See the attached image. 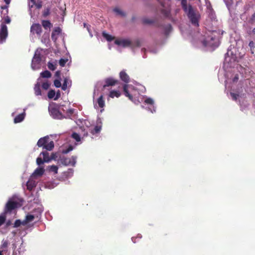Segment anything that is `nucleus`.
<instances>
[{"mask_svg":"<svg viewBox=\"0 0 255 255\" xmlns=\"http://www.w3.org/2000/svg\"><path fill=\"white\" fill-rule=\"evenodd\" d=\"M3 20H4V22L7 24L9 23L11 21L10 17L8 16L4 17L3 18Z\"/></svg>","mask_w":255,"mask_h":255,"instance_id":"nucleus-44","label":"nucleus"},{"mask_svg":"<svg viewBox=\"0 0 255 255\" xmlns=\"http://www.w3.org/2000/svg\"><path fill=\"white\" fill-rule=\"evenodd\" d=\"M7 243L6 242H4V243L3 244L2 246H3V247H7Z\"/></svg>","mask_w":255,"mask_h":255,"instance_id":"nucleus-56","label":"nucleus"},{"mask_svg":"<svg viewBox=\"0 0 255 255\" xmlns=\"http://www.w3.org/2000/svg\"><path fill=\"white\" fill-rule=\"evenodd\" d=\"M21 224H22V223L20 220H16L14 223L13 227H14V228L18 227L21 225Z\"/></svg>","mask_w":255,"mask_h":255,"instance_id":"nucleus-41","label":"nucleus"},{"mask_svg":"<svg viewBox=\"0 0 255 255\" xmlns=\"http://www.w3.org/2000/svg\"><path fill=\"white\" fill-rule=\"evenodd\" d=\"M160 3L161 5L163 6V8L162 9V13L166 16H168L170 10L169 8V1L170 0H158Z\"/></svg>","mask_w":255,"mask_h":255,"instance_id":"nucleus-9","label":"nucleus"},{"mask_svg":"<svg viewBox=\"0 0 255 255\" xmlns=\"http://www.w3.org/2000/svg\"><path fill=\"white\" fill-rule=\"evenodd\" d=\"M4 1L7 5L4 6L2 7L1 8L2 9H6V8H7L8 5L10 3L11 0H4Z\"/></svg>","mask_w":255,"mask_h":255,"instance_id":"nucleus-46","label":"nucleus"},{"mask_svg":"<svg viewBox=\"0 0 255 255\" xmlns=\"http://www.w3.org/2000/svg\"><path fill=\"white\" fill-rule=\"evenodd\" d=\"M72 150V147H70L69 148H68L66 151H65V153H68V152H69L70 150Z\"/></svg>","mask_w":255,"mask_h":255,"instance_id":"nucleus-53","label":"nucleus"},{"mask_svg":"<svg viewBox=\"0 0 255 255\" xmlns=\"http://www.w3.org/2000/svg\"><path fill=\"white\" fill-rule=\"evenodd\" d=\"M252 33L255 34V27L252 30Z\"/></svg>","mask_w":255,"mask_h":255,"instance_id":"nucleus-57","label":"nucleus"},{"mask_svg":"<svg viewBox=\"0 0 255 255\" xmlns=\"http://www.w3.org/2000/svg\"><path fill=\"white\" fill-rule=\"evenodd\" d=\"M57 65H48V68L51 70H54L56 68Z\"/></svg>","mask_w":255,"mask_h":255,"instance_id":"nucleus-47","label":"nucleus"},{"mask_svg":"<svg viewBox=\"0 0 255 255\" xmlns=\"http://www.w3.org/2000/svg\"><path fill=\"white\" fill-rule=\"evenodd\" d=\"M47 64H53V62H51V61H48Z\"/></svg>","mask_w":255,"mask_h":255,"instance_id":"nucleus-59","label":"nucleus"},{"mask_svg":"<svg viewBox=\"0 0 255 255\" xmlns=\"http://www.w3.org/2000/svg\"><path fill=\"white\" fill-rule=\"evenodd\" d=\"M41 7V5L38 4L37 7L40 8Z\"/></svg>","mask_w":255,"mask_h":255,"instance_id":"nucleus-62","label":"nucleus"},{"mask_svg":"<svg viewBox=\"0 0 255 255\" xmlns=\"http://www.w3.org/2000/svg\"><path fill=\"white\" fill-rule=\"evenodd\" d=\"M249 45L252 49L255 47V43L253 41H251L250 42Z\"/></svg>","mask_w":255,"mask_h":255,"instance_id":"nucleus-50","label":"nucleus"},{"mask_svg":"<svg viewBox=\"0 0 255 255\" xmlns=\"http://www.w3.org/2000/svg\"><path fill=\"white\" fill-rule=\"evenodd\" d=\"M48 40H49V39H48V35H45L42 37V39H41L42 42H43L44 43H47Z\"/></svg>","mask_w":255,"mask_h":255,"instance_id":"nucleus-43","label":"nucleus"},{"mask_svg":"<svg viewBox=\"0 0 255 255\" xmlns=\"http://www.w3.org/2000/svg\"><path fill=\"white\" fill-rule=\"evenodd\" d=\"M115 43L119 46L127 47L130 46L131 42L129 39L120 38L116 39Z\"/></svg>","mask_w":255,"mask_h":255,"instance_id":"nucleus-11","label":"nucleus"},{"mask_svg":"<svg viewBox=\"0 0 255 255\" xmlns=\"http://www.w3.org/2000/svg\"><path fill=\"white\" fill-rule=\"evenodd\" d=\"M40 75L42 78H48L51 77V73L48 70H45V71L41 72Z\"/></svg>","mask_w":255,"mask_h":255,"instance_id":"nucleus-28","label":"nucleus"},{"mask_svg":"<svg viewBox=\"0 0 255 255\" xmlns=\"http://www.w3.org/2000/svg\"><path fill=\"white\" fill-rule=\"evenodd\" d=\"M61 30L59 27H56L52 33L51 38L54 41L56 42L59 35L60 34Z\"/></svg>","mask_w":255,"mask_h":255,"instance_id":"nucleus-13","label":"nucleus"},{"mask_svg":"<svg viewBox=\"0 0 255 255\" xmlns=\"http://www.w3.org/2000/svg\"><path fill=\"white\" fill-rule=\"evenodd\" d=\"M60 96H61L60 92L59 90H58L55 94V97H54V100H57L60 97Z\"/></svg>","mask_w":255,"mask_h":255,"instance_id":"nucleus-45","label":"nucleus"},{"mask_svg":"<svg viewBox=\"0 0 255 255\" xmlns=\"http://www.w3.org/2000/svg\"><path fill=\"white\" fill-rule=\"evenodd\" d=\"M241 50L243 51L242 53L239 52V49L234 47L229 49L225 54L224 64H232L235 62H239L240 59L244 55V50L242 48Z\"/></svg>","mask_w":255,"mask_h":255,"instance_id":"nucleus-1","label":"nucleus"},{"mask_svg":"<svg viewBox=\"0 0 255 255\" xmlns=\"http://www.w3.org/2000/svg\"><path fill=\"white\" fill-rule=\"evenodd\" d=\"M49 169L50 172H53L56 174L57 173L58 168L56 165H53L49 166Z\"/></svg>","mask_w":255,"mask_h":255,"instance_id":"nucleus-33","label":"nucleus"},{"mask_svg":"<svg viewBox=\"0 0 255 255\" xmlns=\"http://www.w3.org/2000/svg\"><path fill=\"white\" fill-rule=\"evenodd\" d=\"M30 1H31V2L32 3V4L31 5V7H32V5L33 4H34V3H35V0H30Z\"/></svg>","mask_w":255,"mask_h":255,"instance_id":"nucleus-55","label":"nucleus"},{"mask_svg":"<svg viewBox=\"0 0 255 255\" xmlns=\"http://www.w3.org/2000/svg\"><path fill=\"white\" fill-rule=\"evenodd\" d=\"M55 94L56 93L54 90H50L48 93L47 96L49 99H51L54 98V97H55Z\"/></svg>","mask_w":255,"mask_h":255,"instance_id":"nucleus-32","label":"nucleus"},{"mask_svg":"<svg viewBox=\"0 0 255 255\" xmlns=\"http://www.w3.org/2000/svg\"><path fill=\"white\" fill-rule=\"evenodd\" d=\"M27 189L31 191L36 186V184L34 181L32 180H29L26 183Z\"/></svg>","mask_w":255,"mask_h":255,"instance_id":"nucleus-21","label":"nucleus"},{"mask_svg":"<svg viewBox=\"0 0 255 255\" xmlns=\"http://www.w3.org/2000/svg\"><path fill=\"white\" fill-rule=\"evenodd\" d=\"M167 28H168V29H170L171 28V25H168L167 26Z\"/></svg>","mask_w":255,"mask_h":255,"instance_id":"nucleus-58","label":"nucleus"},{"mask_svg":"<svg viewBox=\"0 0 255 255\" xmlns=\"http://www.w3.org/2000/svg\"><path fill=\"white\" fill-rule=\"evenodd\" d=\"M121 79L124 82L128 83L129 81V77L125 71H122L120 73Z\"/></svg>","mask_w":255,"mask_h":255,"instance_id":"nucleus-16","label":"nucleus"},{"mask_svg":"<svg viewBox=\"0 0 255 255\" xmlns=\"http://www.w3.org/2000/svg\"><path fill=\"white\" fill-rule=\"evenodd\" d=\"M49 139L48 136L40 138L37 142V145L40 147H42L43 149L47 150H52L54 147V143L52 140L48 142Z\"/></svg>","mask_w":255,"mask_h":255,"instance_id":"nucleus-3","label":"nucleus"},{"mask_svg":"<svg viewBox=\"0 0 255 255\" xmlns=\"http://www.w3.org/2000/svg\"><path fill=\"white\" fill-rule=\"evenodd\" d=\"M84 27H86V26H87V24H86V23H84Z\"/></svg>","mask_w":255,"mask_h":255,"instance_id":"nucleus-64","label":"nucleus"},{"mask_svg":"<svg viewBox=\"0 0 255 255\" xmlns=\"http://www.w3.org/2000/svg\"><path fill=\"white\" fill-rule=\"evenodd\" d=\"M11 224V222L10 221V220H8L5 223V227L6 228H7L8 227H9L10 225Z\"/></svg>","mask_w":255,"mask_h":255,"instance_id":"nucleus-49","label":"nucleus"},{"mask_svg":"<svg viewBox=\"0 0 255 255\" xmlns=\"http://www.w3.org/2000/svg\"><path fill=\"white\" fill-rule=\"evenodd\" d=\"M72 137L75 139L77 141H80V137L79 134L76 132L73 133L72 134Z\"/></svg>","mask_w":255,"mask_h":255,"instance_id":"nucleus-36","label":"nucleus"},{"mask_svg":"<svg viewBox=\"0 0 255 255\" xmlns=\"http://www.w3.org/2000/svg\"><path fill=\"white\" fill-rule=\"evenodd\" d=\"M6 221V214L4 213L0 215V227Z\"/></svg>","mask_w":255,"mask_h":255,"instance_id":"nucleus-29","label":"nucleus"},{"mask_svg":"<svg viewBox=\"0 0 255 255\" xmlns=\"http://www.w3.org/2000/svg\"><path fill=\"white\" fill-rule=\"evenodd\" d=\"M101 126H96L94 127L93 129H91L90 132L93 134L98 133L100 132L101 130Z\"/></svg>","mask_w":255,"mask_h":255,"instance_id":"nucleus-23","label":"nucleus"},{"mask_svg":"<svg viewBox=\"0 0 255 255\" xmlns=\"http://www.w3.org/2000/svg\"><path fill=\"white\" fill-rule=\"evenodd\" d=\"M49 13V10L48 9H47L46 10H45L43 13V15L44 16H46L47 15H48Z\"/></svg>","mask_w":255,"mask_h":255,"instance_id":"nucleus-51","label":"nucleus"},{"mask_svg":"<svg viewBox=\"0 0 255 255\" xmlns=\"http://www.w3.org/2000/svg\"><path fill=\"white\" fill-rule=\"evenodd\" d=\"M145 22H146V23H151V21H144Z\"/></svg>","mask_w":255,"mask_h":255,"instance_id":"nucleus-61","label":"nucleus"},{"mask_svg":"<svg viewBox=\"0 0 255 255\" xmlns=\"http://www.w3.org/2000/svg\"><path fill=\"white\" fill-rule=\"evenodd\" d=\"M44 172V169L42 167L36 168L32 174V176H41Z\"/></svg>","mask_w":255,"mask_h":255,"instance_id":"nucleus-17","label":"nucleus"},{"mask_svg":"<svg viewBox=\"0 0 255 255\" xmlns=\"http://www.w3.org/2000/svg\"><path fill=\"white\" fill-rule=\"evenodd\" d=\"M150 51H151V52H152V53H156V51H153V50H151Z\"/></svg>","mask_w":255,"mask_h":255,"instance_id":"nucleus-60","label":"nucleus"},{"mask_svg":"<svg viewBox=\"0 0 255 255\" xmlns=\"http://www.w3.org/2000/svg\"><path fill=\"white\" fill-rule=\"evenodd\" d=\"M41 7V5L38 4L37 7L40 8Z\"/></svg>","mask_w":255,"mask_h":255,"instance_id":"nucleus-63","label":"nucleus"},{"mask_svg":"<svg viewBox=\"0 0 255 255\" xmlns=\"http://www.w3.org/2000/svg\"><path fill=\"white\" fill-rule=\"evenodd\" d=\"M144 103L146 105H149L152 107L151 108L148 107V109L149 111H151V113H153L154 112H155V108H154L153 105H154V101L152 99L150 98H146L144 100Z\"/></svg>","mask_w":255,"mask_h":255,"instance_id":"nucleus-14","label":"nucleus"},{"mask_svg":"<svg viewBox=\"0 0 255 255\" xmlns=\"http://www.w3.org/2000/svg\"><path fill=\"white\" fill-rule=\"evenodd\" d=\"M230 95L232 98V99L234 101H236L239 96V94H235V93H232V92L230 93Z\"/></svg>","mask_w":255,"mask_h":255,"instance_id":"nucleus-42","label":"nucleus"},{"mask_svg":"<svg viewBox=\"0 0 255 255\" xmlns=\"http://www.w3.org/2000/svg\"><path fill=\"white\" fill-rule=\"evenodd\" d=\"M25 115V113H23L16 116L14 119V123H19L21 122L24 120Z\"/></svg>","mask_w":255,"mask_h":255,"instance_id":"nucleus-18","label":"nucleus"},{"mask_svg":"<svg viewBox=\"0 0 255 255\" xmlns=\"http://www.w3.org/2000/svg\"><path fill=\"white\" fill-rule=\"evenodd\" d=\"M121 95V93L119 91H112L110 93L109 96L112 98L116 97H119Z\"/></svg>","mask_w":255,"mask_h":255,"instance_id":"nucleus-27","label":"nucleus"},{"mask_svg":"<svg viewBox=\"0 0 255 255\" xmlns=\"http://www.w3.org/2000/svg\"><path fill=\"white\" fill-rule=\"evenodd\" d=\"M18 203L12 200H9L6 203L3 213L5 214L11 213L13 210L18 207Z\"/></svg>","mask_w":255,"mask_h":255,"instance_id":"nucleus-6","label":"nucleus"},{"mask_svg":"<svg viewBox=\"0 0 255 255\" xmlns=\"http://www.w3.org/2000/svg\"><path fill=\"white\" fill-rule=\"evenodd\" d=\"M102 34L103 37L109 41H112L113 39V37L111 35L107 33L106 32H103Z\"/></svg>","mask_w":255,"mask_h":255,"instance_id":"nucleus-34","label":"nucleus"},{"mask_svg":"<svg viewBox=\"0 0 255 255\" xmlns=\"http://www.w3.org/2000/svg\"><path fill=\"white\" fill-rule=\"evenodd\" d=\"M220 34V31L215 30H208L204 35L202 42L204 46L206 47H215L218 46L217 37Z\"/></svg>","mask_w":255,"mask_h":255,"instance_id":"nucleus-2","label":"nucleus"},{"mask_svg":"<svg viewBox=\"0 0 255 255\" xmlns=\"http://www.w3.org/2000/svg\"><path fill=\"white\" fill-rule=\"evenodd\" d=\"M114 11L116 13V14L117 15H119L121 16H125L126 15L125 13L119 8L117 7L114 8Z\"/></svg>","mask_w":255,"mask_h":255,"instance_id":"nucleus-26","label":"nucleus"},{"mask_svg":"<svg viewBox=\"0 0 255 255\" xmlns=\"http://www.w3.org/2000/svg\"><path fill=\"white\" fill-rule=\"evenodd\" d=\"M31 32L40 35L41 33V26L39 24H33L31 26Z\"/></svg>","mask_w":255,"mask_h":255,"instance_id":"nucleus-12","label":"nucleus"},{"mask_svg":"<svg viewBox=\"0 0 255 255\" xmlns=\"http://www.w3.org/2000/svg\"><path fill=\"white\" fill-rule=\"evenodd\" d=\"M97 103L100 108H103L105 106V101L103 95H101L97 100Z\"/></svg>","mask_w":255,"mask_h":255,"instance_id":"nucleus-25","label":"nucleus"},{"mask_svg":"<svg viewBox=\"0 0 255 255\" xmlns=\"http://www.w3.org/2000/svg\"><path fill=\"white\" fill-rule=\"evenodd\" d=\"M54 84L56 88H59L61 86V82L60 81V80L57 79L54 80Z\"/></svg>","mask_w":255,"mask_h":255,"instance_id":"nucleus-40","label":"nucleus"},{"mask_svg":"<svg viewBox=\"0 0 255 255\" xmlns=\"http://www.w3.org/2000/svg\"><path fill=\"white\" fill-rule=\"evenodd\" d=\"M105 83L106 84L104 86V87L115 85L117 83V81L113 78H108L105 80Z\"/></svg>","mask_w":255,"mask_h":255,"instance_id":"nucleus-19","label":"nucleus"},{"mask_svg":"<svg viewBox=\"0 0 255 255\" xmlns=\"http://www.w3.org/2000/svg\"><path fill=\"white\" fill-rule=\"evenodd\" d=\"M67 112L71 114L73 113V110H72V109H68L67 110Z\"/></svg>","mask_w":255,"mask_h":255,"instance_id":"nucleus-54","label":"nucleus"},{"mask_svg":"<svg viewBox=\"0 0 255 255\" xmlns=\"http://www.w3.org/2000/svg\"><path fill=\"white\" fill-rule=\"evenodd\" d=\"M181 4H182V6L183 9H184V10L186 11H188L189 8H188L187 6L186 0H181Z\"/></svg>","mask_w":255,"mask_h":255,"instance_id":"nucleus-35","label":"nucleus"},{"mask_svg":"<svg viewBox=\"0 0 255 255\" xmlns=\"http://www.w3.org/2000/svg\"><path fill=\"white\" fill-rule=\"evenodd\" d=\"M128 85L127 84H125L123 86V91L124 92V94L125 96L127 97H128L129 100H130L131 101L134 102L133 101V98L132 96L129 94L128 91Z\"/></svg>","mask_w":255,"mask_h":255,"instance_id":"nucleus-15","label":"nucleus"},{"mask_svg":"<svg viewBox=\"0 0 255 255\" xmlns=\"http://www.w3.org/2000/svg\"><path fill=\"white\" fill-rule=\"evenodd\" d=\"M69 56L67 55L66 57L62 58L59 60V64H66V63H70L71 61H69L68 57Z\"/></svg>","mask_w":255,"mask_h":255,"instance_id":"nucleus-30","label":"nucleus"},{"mask_svg":"<svg viewBox=\"0 0 255 255\" xmlns=\"http://www.w3.org/2000/svg\"><path fill=\"white\" fill-rule=\"evenodd\" d=\"M49 112L50 115L54 119H61L63 118L62 114L60 113L57 106L51 105L48 108Z\"/></svg>","mask_w":255,"mask_h":255,"instance_id":"nucleus-7","label":"nucleus"},{"mask_svg":"<svg viewBox=\"0 0 255 255\" xmlns=\"http://www.w3.org/2000/svg\"><path fill=\"white\" fill-rule=\"evenodd\" d=\"M188 16L193 25L195 26H199V20L200 18V15L199 13H195L191 6L189 7Z\"/></svg>","mask_w":255,"mask_h":255,"instance_id":"nucleus-5","label":"nucleus"},{"mask_svg":"<svg viewBox=\"0 0 255 255\" xmlns=\"http://www.w3.org/2000/svg\"><path fill=\"white\" fill-rule=\"evenodd\" d=\"M67 83H68V80L67 78H65L64 80V82L63 83V85L61 87L62 89L64 91L66 90L67 88Z\"/></svg>","mask_w":255,"mask_h":255,"instance_id":"nucleus-37","label":"nucleus"},{"mask_svg":"<svg viewBox=\"0 0 255 255\" xmlns=\"http://www.w3.org/2000/svg\"><path fill=\"white\" fill-rule=\"evenodd\" d=\"M8 31L7 27L6 25L2 23L0 25V43H2L5 41L6 38L7 37Z\"/></svg>","mask_w":255,"mask_h":255,"instance_id":"nucleus-8","label":"nucleus"},{"mask_svg":"<svg viewBox=\"0 0 255 255\" xmlns=\"http://www.w3.org/2000/svg\"><path fill=\"white\" fill-rule=\"evenodd\" d=\"M44 51L41 48H38L35 52V54L32 60V64H40L45 62Z\"/></svg>","mask_w":255,"mask_h":255,"instance_id":"nucleus-4","label":"nucleus"},{"mask_svg":"<svg viewBox=\"0 0 255 255\" xmlns=\"http://www.w3.org/2000/svg\"><path fill=\"white\" fill-rule=\"evenodd\" d=\"M239 80V76L238 74L236 75L233 79V82H236Z\"/></svg>","mask_w":255,"mask_h":255,"instance_id":"nucleus-48","label":"nucleus"},{"mask_svg":"<svg viewBox=\"0 0 255 255\" xmlns=\"http://www.w3.org/2000/svg\"><path fill=\"white\" fill-rule=\"evenodd\" d=\"M76 157L72 156L71 157H62L61 159V162L65 165L74 166L76 163Z\"/></svg>","mask_w":255,"mask_h":255,"instance_id":"nucleus-10","label":"nucleus"},{"mask_svg":"<svg viewBox=\"0 0 255 255\" xmlns=\"http://www.w3.org/2000/svg\"><path fill=\"white\" fill-rule=\"evenodd\" d=\"M55 156H56V153H52V154H51V155L50 156V158H51V160L53 159H55Z\"/></svg>","mask_w":255,"mask_h":255,"instance_id":"nucleus-52","label":"nucleus"},{"mask_svg":"<svg viewBox=\"0 0 255 255\" xmlns=\"http://www.w3.org/2000/svg\"><path fill=\"white\" fill-rule=\"evenodd\" d=\"M34 89L35 94L36 96H39L41 95L40 85L39 83H37L35 85Z\"/></svg>","mask_w":255,"mask_h":255,"instance_id":"nucleus-22","label":"nucleus"},{"mask_svg":"<svg viewBox=\"0 0 255 255\" xmlns=\"http://www.w3.org/2000/svg\"><path fill=\"white\" fill-rule=\"evenodd\" d=\"M34 219V216L32 215H27L26 216L25 220L23 223L25 225L29 222H32Z\"/></svg>","mask_w":255,"mask_h":255,"instance_id":"nucleus-24","label":"nucleus"},{"mask_svg":"<svg viewBox=\"0 0 255 255\" xmlns=\"http://www.w3.org/2000/svg\"><path fill=\"white\" fill-rule=\"evenodd\" d=\"M44 162H45L44 161V159H42L41 157H38L36 159V163L38 165H40L44 163Z\"/></svg>","mask_w":255,"mask_h":255,"instance_id":"nucleus-39","label":"nucleus"},{"mask_svg":"<svg viewBox=\"0 0 255 255\" xmlns=\"http://www.w3.org/2000/svg\"><path fill=\"white\" fill-rule=\"evenodd\" d=\"M50 87V84L48 82H44L42 85V88L44 90H47Z\"/></svg>","mask_w":255,"mask_h":255,"instance_id":"nucleus-38","label":"nucleus"},{"mask_svg":"<svg viewBox=\"0 0 255 255\" xmlns=\"http://www.w3.org/2000/svg\"><path fill=\"white\" fill-rule=\"evenodd\" d=\"M42 26L45 28L47 29L48 28H50L51 24L48 20H43L42 22Z\"/></svg>","mask_w":255,"mask_h":255,"instance_id":"nucleus-31","label":"nucleus"},{"mask_svg":"<svg viewBox=\"0 0 255 255\" xmlns=\"http://www.w3.org/2000/svg\"><path fill=\"white\" fill-rule=\"evenodd\" d=\"M42 155L43 159L45 162H48L51 161V158H50V156L49 155V153L47 151H42L40 154V155Z\"/></svg>","mask_w":255,"mask_h":255,"instance_id":"nucleus-20","label":"nucleus"}]
</instances>
